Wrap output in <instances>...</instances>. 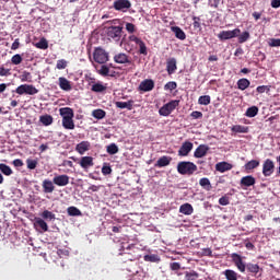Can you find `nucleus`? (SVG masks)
I'll list each match as a JSON object with an SVG mask.
<instances>
[{"mask_svg":"<svg viewBox=\"0 0 280 280\" xmlns=\"http://www.w3.org/2000/svg\"><path fill=\"white\" fill-rule=\"evenodd\" d=\"M177 172L183 176H191L195 172H198V166L194 162H179L177 164Z\"/></svg>","mask_w":280,"mask_h":280,"instance_id":"nucleus-1","label":"nucleus"},{"mask_svg":"<svg viewBox=\"0 0 280 280\" xmlns=\"http://www.w3.org/2000/svg\"><path fill=\"white\" fill-rule=\"evenodd\" d=\"M109 58L108 51L102 47H96L93 51V60L97 65H106Z\"/></svg>","mask_w":280,"mask_h":280,"instance_id":"nucleus-2","label":"nucleus"},{"mask_svg":"<svg viewBox=\"0 0 280 280\" xmlns=\"http://www.w3.org/2000/svg\"><path fill=\"white\" fill-rule=\"evenodd\" d=\"M179 104H180V101L178 100L171 101L159 109V114L162 117H170V115H172V113H174V110L178 108Z\"/></svg>","mask_w":280,"mask_h":280,"instance_id":"nucleus-3","label":"nucleus"},{"mask_svg":"<svg viewBox=\"0 0 280 280\" xmlns=\"http://www.w3.org/2000/svg\"><path fill=\"white\" fill-rule=\"evenodd\" d=\"M231 259L238 271H241L242 273L246 272L247 264L244 261V257H242V255L237 253H232Z\"/></svg>","mask_w":280,"mask_h":280,"instance_id":"nucleus-4","label":"nucleus"},{"mask_svg":"<svg viewBox=\"0 0 280 280\" xmlns=\"http://www.w3.org/2000/svg\"><path fill=\"white\" fill-rule=\"evenodd\" d=\"M15 93H18V95H36L38 89L34 85L22 84L15 89Z\"/></svg>","mask_w":280,"mask_h":280,"instance_id":"nucleus-5","label":"nucleus"},{"mask_svg":"<svg viewBox=\"0 0 280 280\" xmlns=\"http://www.w3.org/2000/svg\"><path fill=\"white\" fill-rule=\"evenodd\" d=\"M122 32H124V27L121 26H109L107 27V37L112 38V40L119 42L121 40Z\"/></svg>","mask_w":280,"mask_h":280,"instance_id":"nucleus-6","label":"nucleus"},{"mask_svg":"<svg viewBox=\"0 0 280 280\" xmlns=\"http://www.w3.org/2000/svg\"><path fill=\"white\" fill-rule=\"evenodd\" d=\"M242 34L240 28H234L233 31H221L218 34V38L221 40H231V38H237Z\"/></svg>","mask_w":280,"mask_h":280,"instance_id":"nucleus-7","label":"nucleus"},{"mask_svg":"<svg viewBox=\"0 0 280 280\" xmlns=\"http://www.w3.org/2000/svg\"><path fill=\"white\" fill-rule=\"evenodd\" d=\"M114 10L117 12H128L132 8L130 0H116L113 4Z\"/></svg>","mask_w":280,"mask_h":280,"instance_id":"nucleus-8","label":"nucleus"},{"mask_svg":"<svg viewBox=\"0 0 280 280\" xmlns=\"http://www.w3.org/2000/svg\"><path fill=\"white\" fill-rule=\"evenodd\" d=\"M129 40L131 43H136V45L140 47L139 54H141L142 56H148V47L145 46V43L142 38H139L136 35H130Z\"/></svg>","mask_w":280,"mask_h":280,"instance_id":"nucleus-9","label":"nucleus"},{"mask_svg":"<svg viewBox=\"0 0 280 280\" xmlns=\"http://www.w3.org/2000/svg\"><path fill=\"white\" fill-rule=\"evenodd\" d=\"M129 40L131 43H136V45L140 47L139 54H141L142 56H148V47L145 46V43L142 38H139L136 35H130Z\"/></svg>","mask_w":280,"mask_h":280,"instance_id":"nucleus-10","label":"nucleus"},{"mask_svg":"<svg viewBox=\"0 0 280 280\" xmlns=\"http://www.w3.org/2000/svg\"><path fill=\"white\" fill-rule=\"evenodd\" d=\"M264 176H272L275 174V162L270 159L265 160L262 164Z\"/></svg>","mask_w":280,"mask_h":280,"instance_id":"nucleus-11","label":"nucleus"},{"mask_svg":"<svg viewBox=\"0 0 280 280\" xmlns=\"http://www.w3.org/2000/svg\"><path fill=\"white\" fill-rule=\"evenodd\" d=\"M114 62H116L117 65H132L130 56H128L126 52L116 54L114 56Z\"/></svg>","mask_w":280,"mask_h":280,"instance_id":"nucleus-12","label":"nucleus"},{"mask_svg":"<svg viewBox=\"0 0 280 280\" xmlns=\"http://www.w3.org/2000/svg\"><path fill=\"white\" fill-rule=\"evenodd\" d=\"M54 185H57V187H67L69 185V175H56L52 178Z\"/></svg>","mask_w":280,"mask_h":280,"instance_id":"nucleus-13","label":"nucleus"},{"mask_svg":"<svg viewBox=\"0 0 280 280\" xmlns=\"http://www.w3.org/2000/svg\"><path fill=\"white\" fill-rule=\"evenodd\" d=\"M191 150H194V143L185 141L178 150V156H188Z\"/></svg>","mask_w":280,"mask_h":280,"instance_id":"nucleus-14","label":"nucleus"},{"mask_svg":"<svg viewBox=\"0 0 280 280\" xmlns=\"http://www.w3.org/2000/svg\"><path fill=\"white\" fill-rule=\"evenodd\" d=\"M153 90H154V81L151 79L143 80L139 85V91H143L144 93H148Z\"/></svg>","mask_w":280,"mask_h":280,"instance_id":"nucleus-15","label":"nucleus"},{"mask_svg":"<svg viewBox=\"0 0 280 280\" xmlns=\"http://www.w3.org/2000/svg\"><path fill=\"white\" fill-rule=\"evenodd\" d=\"M260 270H261V267L253 262H247L245 267V272H248L249 275H252V277H257Z\"/></svg>","mask_w":280,"mask_h":280,"instance_id":"nucleus-16","label":"nucleus"},{"mask_svg":"<svg viewBox=\"0 0 280 280\" xmlns=\"http://www.w3.org/2000/svg\"><path fill=\"white\" fill-rule=\"evenodd\" d=\"M90 150H91V142L89 141H81L75 147V152H78V154H81V155L85 154V152H89Z\"/></svg>","mask_w":280,"mask_h":280,"instance_id":"nucleus-17","label":"nucleus"},{"mask_svg":"<svg viewBox=\"0 0 280 280\" xmlns=\"http://www.w3.org/2000/svg\"><path fill=\"white\" fill-rule=\"evenodd\" d=\"M79 165L82 167V170H89V167H93L95 165V163H93V156H82Z\"/></svg>","mask_w":280,"mask_h":280,"instance_id":"nucleus-18","label":"nucleus"},{"mask_svg":"<svg viewBox=\"0 0 280 280\" xmlns=\"http://www.w3.org/2000/svg\"><path fill=\"white\" fill-rule=\"evenodd\" d=\"M233 170V164L229 162H219L215 164V171L224 174V172H231Z\"/></svg>","mask_w":280,"mask_h":280,"instance_id":"nucleus-19","label":"nucleus"},{"mask_svg":"<svg viewBox=\"0 0 280 280\" xmlns=\"http://www.w3.org/2000/svg\"><path fill=\"white\" fill-rule=\"evenodd\" d=\"M42 187L44 194H54V191H56V186H54V182L50 179H44Z\"/></svg>","mask_w":280,"mask_h":280,"instance_id":"nucleus-20","label":"nucleus"},{"mask_svg":"<svg viewBox=\"0 0 280 280\" xmlns=\"http://www.w3.org/2000/svg\"><path fill=\"white\" fill-rule=\"evenodd\" d=\"M207 152H209V147L207 144H200L194 153L195 159H202V156H207Z\"/></svg>","mask_w":280,"mask_h":280,"instance_id":"nucleus-21","label":"nucleus"},{"mask_svg":"<svg viewBox=\"0 0 280 280\" xmlns=\"http://www.w3.org/2000/svg\"><path fill=\"white\" fill-rule=\"evenodd\" d=\"M257 180L253 175H247L241 178V187H253Z\"/></svg>","mask_w":280,"mask_h":280,"instance_id":"nucleus-22","label":"nucleus"},{"mask_svg":"<svg viewBox=\"0 0 280 280\" xmlns=\"http://www.w3.org/2000/svg\"><path fill=\"white\" fill-rule=\"evenodd\" d=\"M176 69H178V67L176 66V58H170L166 61V71L168 75H172L173 73H175Z\"/></svg>","mask_w":280,"mask_h":280,"instance_id":"nucleus-23","label":"nucleus"},{"mask_svg":"<svg viewBox=\"0 0 280 280\" xmlns=\"http://www.w3.org/2000/svg\"><path fill=\"white\" fill-rule=\"evenodd\" d=\"M58 80H59V89H61V91H71L72 89L71 81L67 80V78L65 77H60Z\"/></svg>","mask_w":280,"mask_h":280,"instance_id":"nucleus-24","label":"nucleus"},{"mask_svg":"<svg viewBox=\"0 0 280 280\" xmlns=\"http://www.w3.org/2000/svg\"><path fill=\"white\" fill-rule=\"evenodd\" d=\"M170 163H172V158L163 155L156 161L155 167H167Z\"/></svg>","mask_w":280,"mask_h":280,"instance_id":"nucleus-25","label":"nucleus"},{"mask_svg":"<svg viewBox=\"0 0 280 280\" xmlns=\"http://www.w3.org/2000/svg\"><path fill=\"white\" fill-rule=\"evenodd\" d=\"M59 114L61 115L62 119H67V118H73L74 114H73V108L71 107H62L59 109Z\"/></svg>","mask_w":280,"mask_h":280,"instance_id":"nucleus-26","label":"nucleus"},{"mask_svg":"<svg viewBox=\"0 0 280 280\" xmlns=\"http://www.w3.org/2000/svg\"><path fill=\"white\" fill-rule=\"evenodd\" d=\"M171 30L179 40H185V38H187L185 31H183L180 26H172Z\"/></svg>","mask_w":280,"mask_h":280,"instance_id":"nucleus-27","label":"nucleus"},{"mask_svg":"<svg viewBox=\"0 0 280 280\" xmlns=\"http://www.w3.org/2000/svg\"><path fill=\"white\" fill-rule=\"evenodd\" d=\"M179 213L184 215H191L194 213V206L191 203H184L179 207Z\"/></svg>","mask_w":280,"mask_h":280,"instance_id":"nucleus-28","label":"nucleus"},{"mask_svg":"<svg viewBox=\"0 0 280 280\" xmlns=\"http://www.w3.org/2000/svg\"><path fill=\"white\" fill-rule=\"evenodd\" d=\"M62 126L66 130H75L73 118H62Z\"/></svg>","mask_w":280,"mask_h":280,"instance_id":"nucleus-29","label":"nucleus"},{"mask_svg":"<svg viewBox=\"0 0 280 280\" xmlns=\"http://www.w3.org/2000/svg\"><path fill=\"white\" fill-rule=\"evenodd\" d=\"M116 108H127V110H132V106L135 104V101L129 100L128 102H116Z\"/></svg>","mask_w":280,"mask_h":280,"instance_id":"nucleus-30","label":"nucleus"},{"mask_svg":"<svg viewBox=\"0 0 280 280\" xmlns=\"http://www.w3.org/2000/svg\"><path fill=\"white\" fill-rule=\"evenodd\" d=\"M39 122L43 126H51V124H54V117L49 114L42 115L39 117Z\"/></svg>","mask_w":280,"mask_h":280,"instance_id":"nucleus-31","label":"nucleus"},{"mask_svg":"<svg viewBox=\"0 0 280 280\" xmlns=\"http://www.w3.org/2000/svg\"><path fill=\"white\" fill-rule=\"evenodd\" d=\"M237 89H240V91H246V89H248V86H250V81L246 78L240 79L237 81Z\"/></svg>","mask_w":280,"mask_h":280,"instance_id":"nucleus-32","label":"nucleus"},{"mask_svg":"<svg viewBox=\"0 0 280 280\" xmlns=\"http://www.w3.org/2000/svg\"><path fill=\"white\" fill-rule=\"evenodd\" d=\"M199 185H200V187L206 189V191H211V189H213V186H211V180H209V178H207V177H202L199 180Z\"/></svg>","mask_w":280,"mask_h":280,"instance_id":"nucleus-33","label":"nucleus"},{"mask_svg":"<svg viewBox=\"0 0 280 280\" xmlns=\"http://www.w3.org/2000/svg\"><path fill=\"white\" fill-rule=\"evenodd\" d=\"M259 160H250L244 165V167L246 172H250L252 170H257V167H259Z\"/></svg>","mask_w":280,"mask_h":280,"instance_id":"nucleus-34","label":"nucleus"},{"mask_svg":"<svg viewBox=\"0 0 280 280\" xmlns=\"http://www.w3.org/2000/svg\"><path fill=\"white\" fill-rule=\"evenodd\" d=\"M231 131L235 133L246 135L248 132V127L242 125H234L232 126Z\"/></svg>","mask_w":280,"mask_h":280,"instance_id":"nucleus-35","label":"nucleus"},{"mask_svg":"<svg viewBox=\"0 0 280 280\" xmlns=\"http://www.w3.org/2000/svg\"><path fill=\"white\" fill-rule=\"evenodd\" d=\"M35 226H39V229H42L44 233H47V231H49V225H47V222H45V220L40 218L35 219Z\"/></svg>","mask_w":280,"mask_h":280,"instance_id":"nucleus-36","label":"nucleus"},{"mask_svg":"<svg viewBox=\"0 0 280 280\" xmlns=\"http://www.w3.org/2000/svg\"><path fill=\"white\" fill-rule=\"evenodd\" d=\"M91 91L93 93H104V91H106V85L102 84V82L94 83Z\"/></svg>","mask_w":280,"mask_h":280,"instance_id":"nucleus-37","label":"nucleus"},{"mask_svg":"<svg viewBox=\"0 0 280 280\" xmlns=\"http://www.w3.org/2000/svg\"><path fill=\"white\" fill-rule=\"evenodd\" d=\"M258 113H259V107L258 106H252V107L247 108V110L245 113V116L253 118V117H257Z\"/></svg>","mask_w":280,"mask_h":280,"instance_id":"nucleus-38","label":"nucleus"},{"mask_svg":"<svg viewBox=\"0 0 280 280\" xmlns=\"http://www.w3.org/2000/svg\"><path fill=\"white\" fill-rule=\"evenodd\" d=\"M223 275L226 280H237V272L232 269H226L225 271H223Z\"/></svg>","mask_w":280,"mask_h":280,"instance_id":"nucleus-39","label":"nucleus"},{"mask_svg":"<svg viewBox=\"0 0 280 280\" xmlns=\"http://www.w3.org/2000/svg\"><path fill=\"white\" fill-rule=\"evenodd\" d=\"M37 49H49V43L45 37L40 38L38 43L35 44Z\"/></svg>","mask_w":280,"mask_h":280,"instance_id":"nucleus-40","label":"nucleus"},{"mask_svg":"<svg viewBox=\"0 0 280 280\" xmlns=\"http://www.w3.org/2000/svg\"><path fill=\"white\" fill-rule=\"evenodd\" d=\"M92 117H94V119H104V117H106V112H104V109H94L92 112Z\"/></svg>","mask_w":280,"mask_h":280,"instance_id":"nucleus-41","label":"nucleus"},{"mask_svg":"<svg viewBox=\"0 0 280 280\" xmlns=\"http://www.w3.org/2000/svg\"><path fill=\"white\" fill-rule=\"evenodd\" d=\"M0 172L4 174V176H12V168L8 164H0Z\"/></svg>","mask_w":280,"mask_h":280,"instance_id":"nucleus-42","label":"nucleus"},{"mask_svg":"<svg viewBox=\"0 0 280 280\" xmlns=\"http://www.w3.org/2000/svg\"><path fill=\"white\" fill-rule=\"evenodd\" d=\"M101 69L98 70L100 75H102L103 78H108L109 73H110V68H108V66L101 63Z\"/></svg>","mask_w":280,"mask_h":280,"instance_id":"nucleus-43","label":"nucleus"},{"mask_svg":"<svg viewBox=\"0 0 280 280\" xmlns=\"http://www.w3.org/2000/svg\"><path fill=\"white\" fill-rule=\"evenodd\" d=\"M198 104L201 106H209L211 104V96L209 95H203L198 98Z\"/></svg>","mask_w":280,"mask_h":280,"instance_id":"nucleus-44","label":"nucleus"},{"mask_svg":"<svg viewBox=\"0 0 280 280\" xmlns=\"http://www.w3.org/2000/svg\"><path fill=\"white\" fill-rule=\"evenodd\" d=\"M106 152L107 154H117L119 152V147H117V144L115 143H110L109 145H107L106 148Z\"/></svg>","mask_w":280,"mask_h":280,"instance_id":"nucleus-45","label":"nucleus"},{"mask_svg":"<svg viewBox=\"0 0 280 280\" xmlns=\"http://www.w3.org/2000/svg\"><path fill=\"white\" fill-rule=\"evenodd\" d=\"M68 215L79 217L82 215V211H80V209H78L77 207L72 206L68 208Z\"/></svg>","mask_w":280,"mask_h":280,"instance_id":"nucleus-46","label":"nucleus"},{"mask_svg":"<svg viewBox=\"0 0 280 280\" xmlns=\"http://www.w3.org/2000/svg\"><path fill=\"white\" fill-rule=\"evenodd\" d=\"M144 261H151L152 264H158V261H161V258H159V255H155V254L145 255Z\"/></svg>","mask_w":280,"mask_h":280,"instance_id":"nucleus-47","label":"nucleus"},{"mask_svg":"<svg viewBox=\"0 0 280 280\" xmlns=\"http://www.w3.org/2000/svg\"><path fill=\"white\" fill-rule=\"evenodd\" d=\"M42 218L44 220H56V214H54V212L49 211V210H44L42 213Z\"/></svg>","mask_w":280,"mask_h":280,"instance_id":"nucleus-48","label":"nucleus"},{"mask_svg":"<svg viewBox=\"0 0 280 280\" xmlns=\"http://www.w3.org/2000/svg\"><path fill=\"white\" fill-rule=\"evenodd\" d=\"M37 166H38V160H32V159L26 160L27 170H36Z\"/></svg>","mask_w":280,"mask_h":280,"instance_id":"nucleus-49","label":"nucleus"},{"mask_svg":"<svg viewBox=\"0 0 280 280\" xmlns=\"http://www.w3.org/2000/svg\"><path fill=\"white\" fill-rule=\"evenodd\" d=\"M248 38H250V33H248V31L243 32L241 35L238 34V43L240 44L246 43V40H248Z\"/></svg>","mask_w":280,"mask_h":280,"instance_id":"nucleus-50","label":"nucleus"},{"mask_svg":"<svg viewBox=\"0 0 280 280\" xmlns=\"http://www.w3.org/2000/svg\"><path fill=\"white\" fill-rule=\"evenodd\" d=\"M178 84L174 81H170L164 85L165 91H175L177 89Z\"/></svg>","mask_w":280,"mask_h":280,"instance_id":"nucleus-51","label":"nucleus"},{"mask_svg":"<svg viewBox=\"0 0 280 280\" xmlns=\"http://www.w3.org/2000/svg\"><path fill=\"white\" fill-rule=\"evenodd\" d=\"M198 272H196V271H191V272H189V271H187L186 273H185V279L186 280H197L198 279Z\"/></svg>","mask_w":280,"mask_h":280,"instance_id":"nucleus-52","label":"nucleus"},{"mask_svg":"<svg viewBox=\"0 0 280 280\" xmlns=\"http://www.w3.org/2000/svg\"><path fill=\"white\" fill-rule=\"evenodd\" d=\"M11 62L12 65H21V62H23V57L16 54L11 58Z\"/></svg>","mask_w":280,"mask_h":280,"instance_id":"nucleus-53","label":"nucleus"},{"mask_svg":"<svg viewBox=\"0 0 280 280\" xmlns=\"http://www.w3.org/2000/svg\"><path fill=\"white\" fill-rule=\"evenodd\" d=\"M67 65H69L67 62V60L59 59V60H57L56 69L62 70V69H65L67 67Z\"/></svg>","mask_w":280,"mask_h":280,"instance_id":"nucleus-54","label":"nucleus"},{"mask_svg":"<svg viewBox=\"0 0 280 280\" xmlns=\"http://www.w3.org/2000/svg\"><path fill=\"white\" fill-rule=\"evenodd\" d=\"M230 203H231V201L229 200V197H226V196H223L219 199V205H221L222 207H226Z\"/></svg>","mask_w":280,"mask_h":280,"instance_id":"nucleus-55","label":"nucleus"},{"mask_svg":"<svg viewBox=\"0 0 280 280\" xmlns=\"http://www.w3.org/2000/svg\"><path fill=\"white\" fill-rule=\"evenodd\" d=\"M30 80H32V73H30L28 71H24V72L22 73V79H21V81H22V82H27V81H30Z\"/></svg>","mask_w":280,"mask_h":280,"instance_id":"nucleus-56","label":"nucleus"},{"mask_svg":"<svg viewBox=\"0 0 280 280\" xmlns=\"http://www.w3.org/2000/svg\"><path fill=\"white\" fill-rule=\"evenodd\" d=\"M269 47H280V38H271L269 40Z\"/></svg>","mask_w":280,"mask_h":280,"instance_id":"nucleus-57","label":"nucleus"},{"mask_svg":"<svg viewBox=\"0 0 280 280\" xmlns=\"http://www.w3.org/2000/svg\"><path fill=\"white\" fill-rule=\"evenodd\" d=\"M112 173H113V168H110V166L104 165V166L102 167V174H103L104 176H108V174H112Z\"/></svg>","mask_w":280,"mask_h":280,"instance_id":"nucleus-58","label":"nucleus"},{"mask_svg":"<svg viewBox=\"0 0 280 280\" xmlns=\"http://www.w3.org/2000/svg\"><path fill=\"white\" fill-rule=\"evenodd\" d=\"M190 117H192V119H201L202 112L195 110L190 114Z\"/></svg>","mask_w":280,"mask_h":280,"instance_id":"nucleus-59","label":"nucleus"},{"mask_svg":"<svg viewBox=\"0 0 280 280\" xmlns=\"http://www.w3.org/2000/svg\"><path fill=\"white\" fill-rule=\"evenodd\" d=\"M257 93H266V91H270V88H268V85H259L256 89Z\"/></svg>","mask_w":280,"mask_h":280,"instance_id":"nucleus-60","label":"nucleus"},{"mask_svg":"<svg viewBox=\"0 0 280 280\" xmlns=\"http://www.w3.org/2000/svg\"><path fill=\"white\" fill-rule=\"evenodd\" d=\"M14 167H23L24 163L21 159H15L13 162Z\"/></svg>","mask_w":280,"mask_h":280,"instance_id":"nucleus-61","label":"nucleus"},{"mask_svg":"<svg viewBox=\"0 0 280 280\" xmlns=\"http://www.w3.org/2000/svg\"><path fill=\"white\" fill-rule=\"evenodd\" d=\"M126 30H127V32H128L129 34H133V32H135V24H132V23H127V24H126Z\"/></svg>","mask_w":280,"mask_h":280,"instance_id":"nucleus-62","label":"nucleus"},{"mask_svg":"<svg viewBox=\"0 0 280 280\" xmlns=\"http://www.w3.org/2000/svg\"><path fill=\"white\" fill-rule=\"evenodd\" d=\"M245 248H247V250H255V245L248 242V238H247L245 240Z\"/></svg>","mask_w":280,"mask_h":280,"instance_id":"nucleus-63","label":"nucleus"},{"mask_svg":"<svg viewBox=\"0 0 280 280\" xmlns=\"http://www.w3.org/2000/svg\"><path fill=\"white\" fill-rule=\"evenodd\" d=\"M271 8H280V0H271Z\"/></svg>","mask_w":280,"mask_h":280,"instance_id":"nucleus-64","label":"nucleus"}]
</instances>
